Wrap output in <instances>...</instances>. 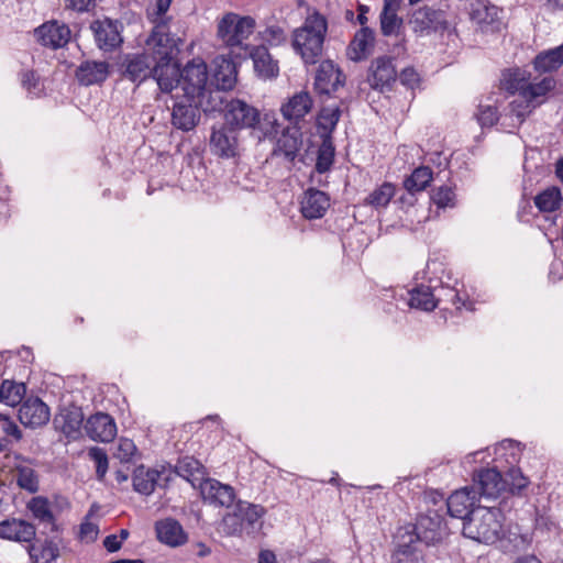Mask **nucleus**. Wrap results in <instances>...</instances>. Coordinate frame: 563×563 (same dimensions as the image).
<instances>
[{"instance_id": "f257e3e1", "label": "nucleus", "mask_w": 563, "mask_h": 563, "mask_svg": "<svg viewBox=\"0 0 563 563\" xmlns=\"http://www.w3.org/2000/svg\"><path fill=\"white\" fill-rule=\"evenodd\" d=\"M327 32V18L317 10L308 14L301 27L294 31L292 46L305 63L314 64L321 56Z\"/></svg>"}, {"instance_id": "f03ea898", "label": "nucleus", "mask_w": 563, "mask_h": 563, "mask_svg": "<svg viewBox=\"0 0 563 563\" xmlns=\"http://www.w3.org/2000/svg\"><path fill=\"white\" fill-rule=\"evenodd\" d=\"M504 515L495 506H477L473 516L463 522V534L485 544H494L504 534Z\"/></svg>"}, {"instance_id": "7ed1b4c3", "label": "nucleus", "mask_w": 563, "mask_h": 563, "mask_svg": "<svg viewBox=\"0 0 563 563\" xmlns=\"http://www.w3.org/2000/svg\"><path fill=\"white\" fill-rule=\"evenodd\" d=\"M264 514V507L240 500L234 510L223 517V531L229 536H251L261 528Z\"/></svg>"}, {"instance_id": "20e7f679", "label": "nucleus", "mask_w": 563, "mask_h": 563, "mask_svg": "<svg viewBox=\"0 0 563 563\" xmlns=\"http://www.w3.org/2000/svg\"><path fill=\"white\" fill-rule=\"evenodd\" d=\"M408 530L415 541H420L427 547L440 543L445 536V525L441 509L427 508L424 512L417 516L415 523L399 527Z\"/></svg>"}, {"instance_id": "39448f33", "label": "nucleus", "mask_w": 563, "mask_h": 563, "mask_svg": "<svg viewBox=\"0 0 563 563\" xmlns=\"http://www.w3.org/2000/svg\"><path fill=\"white\" fill-rule=\"evenodd\" d=\"M255 29L252 16H240L234 12L225 13L217 24V37L228 47H240Z\"/></svg>"}, {"instance_id": "423d86ee", "label": "nucleus", "mask_w": 563, "mask_h": 563, "mask_svg": "<svg viewBox=\"0 0 563 563\" xmlns=\"http://www.w3.org/2000/svg\"><path fill=\"white\" fill-rule=\"evenodd\" d=\"M89 30L91 31L96 47L102 53H113L124 42L122 35L124 25L118 19L108 16L96 19L90 22Z\"/></svg>"}, {"instance_id": "0eeeda50", "label": "nucleus", "mask_w": 563, "mask_h": 563, "mask_svg": "<svg viewBox=\"0 0 563 563\" xmlns=\"http://www.w3.org/2000/svg\"><path fill=\"white\" fill-rule=\"evenodd\" d=\"M179 38L169 32L167 19L157 21L151 34L145 41V52H148L156 60L174 59L179 52Z\"/></svg>"}, {"instance_id": "6e6552de", "label": "nucleus", "mask_w": 563, "mask_h": 563, "mask_svg": "<svg viewBox=\"0 0 563 563\" xmlns=\"http://www.w3.org/2000/svg\"><path fill=\"white\" fill-rule=\"evenodd\" d=\"M408 24L418 36H427L449 29L446 12L429 5L413 10L408 19Z\"/></svg>"}, {"instance_id": "1a4fd4ad", "label": "nucleus", "mask_w": 563, "mask_h": 563, "mask_svg": "<svg viewBox=\"0 0 563 563\" xmlns=\"http://www.w3.org/2000/svg\"><path fill=\"white\" fill-rule=\"evenodd\" d=\"M155 63V57L148 52L128 53L119 64V73L123 79L140 86L153 76Z\"/></svg>"}, {"instance_id": "9d476101", "label": "nucleus", "mask_w": 563, "mask_h": 563, "mask_svg": "<svg viewBox=\"0 0 563 563\" xmlns=\"http://www.w3.org/2000/svg\"><path fill=\"white\" fill-rule=\"evenodd\" d=\"M426 548L420 541H415L408 530L398 528L393 536L391 563H427Z\"/></svg>"}, {"instance_id": "9b49d317", "label": "nucleus", "mask_w": 563, "mask_h": 563, "mask_svg": "<svg viewBox=\"0 0 563 563\" xmlns=\"http://www.w3.org/2000/svg\"><path fill=\"white\" fill-rule=\"evenodd\" d=\"M172 481L173 471L165 466L162 470H156L140 465L134 468L132 474L133 489L144 496L153 494L156 487L167 488Z\"/></svg>"}, {"instance_id": "f8f14e48", "label": "nucleus", "mask_w": 563, "mask_h": 563, "mask_svg": "<svg viewBox=\"0 0 563 563\" xmlns=\"http://www.w3.org/2000/svg\"><path fill=\"white\" fill-rule=\"evenodd\" d=\"M201 111V99L186 95L177 97L172 108V125L183 132H189L198 125Z\"/></svg>"}, {"instance_id": "ddd939ff", "label": "nucleus", "mask_w": 563, "mask_h": 563, "mask_svg": "<svg viewBox=\"0 0 563 563\" xmlns=\"http://www.w3.org/2000/svg\"><path fill=\"white\" fill-rule=\"evenodd\" d=\"M208 68L201 59H192L181 70L180 85L184 95L201 99L208 87Z\"/></svg>"}, {"instance_id": "4468645a", "label": "nucleus", "mask_w": 563, "mask_h": 563, "mask_svg": "<svg viewBox=\"0 0 563 563\" xmlns=\"http://www.w3.org/2000/svg\"><path fill=\"white\" fill-rule=\"evenodd\" d=\"M260 111L240 99H231L225 106V123L232 129H254L260 123Z\"/></svg>"}, {"instance_id": "2eb2a0df", "label": "nucleus", "mask_w": 563, "mask_h": 563, "mask_svg": "<svg viewBox=\"0 0 563 563\" xmlns=\"http://www.w3.org/2000/svg\"><path fill=\"white\" fill-rule=\"evenodd\" d=\"M396 80L397 71L393 57L384 55L372 60L367 73V82L371 88L382 92L390 90Z\"/></svg>"}, {"instance_id": "dca6fc26", "label": "nucleus", "mask_w": 563, "mask_h": 563, "mask_svg": "<svg viewBox=\"0 0 563 563\" xmlns=\"http://www.w3.org/2000/svg\"><path fill=\"white\" fill-rule=\"evenodd\" d=\"M344 84L345 75L332 60L320 63L313 82L314 91L319 96L331 97Z\"/></svg>"}, {"instance_id": "f3484780", "label": "nucleus", "mask_w": 563, "mask_h": 563, "mask_svg": "<svg viewBox=\"0 0 563 563\" xmlns=\"http://www.w3.org/2000/svg\"><path fill=\"white\" fill-rule=\"evenodd\" d=\"M471 487H474L479 499H496L505 492L504 476L496 467L479 468L474 472Z\"/></svg>"}, {"instance_id": "a211bd4d", "label": "nucleus", "mask_w": 563, "mask_h": 563, "mask_svg": "<svg viewBox=\"0 0 563 563\" xmlns=\"http://www.w3.org/2000/svg\"><path fill=\"white\" fill-rule=\"evenodd\" d=\"M36 41L44 47L58 49L65 47L71 37L69 26L57 20H51L34 30Z\"/></svg>"}, {"instance_id": "6ab92c4d", "label": "nucleus", "mask_w": 563, "mask_h": 563, "mask_svg": "<svg viewBox=\"0 0 563 563\" xmlns=\"http://www.w3.org/2000/svg\"><path fill=\"white\" fill-rule=\"evenodd\" d=\"M303 144L301 125H289L283 129L277 139L272 156L283 157L285 162L294 164Z\"/></svg>"}, {"instance_id": "aec40b11", "label": "nucleus", "mask_w": 563, "mask_h": 563, "mask_svg": "<svg viewBox=\"0 0 563 563\" xmlns=\"http://www.w3.org/2000/svg\"><path fill=\"white\" fill-rule=\"evenodd\" d=\"M478 500L474 487L457 489L445 500L446 512L451 517L462 519L465 522L470 516H473Z\"/></svg>"}, {"instance_id": "412c9836", "label": "nucleus", "mask_w": 563, "mask_h": 563, "mask_svg": "<svg viewBox=\"0 0 563 563\" xmlns=\"http://www.w3.org/2000/svg\"><path fill=\"white\" fill-rule=\"evenodd\" d=\"M84 412L80 407L70 405L62 408L53 419L56 430L60 431L67 439L77 440L81 435Z\"/></svg>"}, {"instance_id": "4be33fe9", "label": "nucleus", "mask_w": 563, "mask_h": 563, "mask_svg": "<svg viewBox=\"0 0 563 563\" xmlns=\"http://www.w3.org/2000/svg\"><path fill=\"white\" fill-rule=\"evenodd\" d=\"M210 150L214 155L223 158L235 157L239 150L236 131L228 124L218 129L213 126L210 136Z\"/></svg>"}, {"instance_id": "5701e85b", "label": "nucleus", "mask_w": 563, "mask_h": 563, "mask_svg": "<svg viewBox=\"0 0 563 563\" xmlns=\"http://www.w3.org/2000/svg\"><path fill=\"white\" fill-rule=\"evenodd\" d=\"M51 412L48 406L38 397L25 399L19 409V421L32 429L42 427L49 421Z\"/></svg>"}, {"instance_id": "b1692460", "label": "nucleus", "mask_w": 563, "mask_h": 563, "mask_svg": "<svg viewBox=\"0 0 563 563\" xmlns=\"http://www.w3.org/2000/svg\"><path fill=\"white\" fill-rule=\"evenodd\" d=\"M203 501L214 507H230L235 499L234 488L213 478L200 483Z\"/></svg>"}, {"instance_id": "393cba45", "label": "nucleus", "mask_w": 563, "mask_h": 563, "mask_svg": "<svg viewBox=\"0 0 563 563\" xmlns=\"http://www.w3.org/2000/svg\"><path fill=\"white\" fill-rule=\"evenodd\" d=\"M110 76V64L106 60H84L75 70L80 86L89 87L103 84Z\"/></svg>"}, {"instance_id": "a878e982", "label": "nucleus", "mask_w": 563, "mask_h": 563, "mask_svg": "<svg viewBox=\"0 0 563 563\" xmlns=\"http://www.w3.org/2000/svg\"><path fill=\"white\" fill-rule=\"evenodd\" d=\"M84 427L87 435L93 441L110 442L117 435L114 419L104 412L91 415Z\"/></svg>"}, {"instance_id": "bb28decb", "label": "nucleus", "mask_w": 563, "mask_h": 563, "mask_svg": "<svg viewBox=\"0 0 563 563\" xmlns=\"http://www.w3.org/2000/svg\"><path fill=\"white\" fill-rule=\"evenodd\" d=\"M330 208V196L317 188H308L300 201V212L305 219H321Z\"/></svg>"}, {"instance_id": "cd10ccee", "label": "nucleus", "mask_w": 563, "mask_h": 563, "mask_svg": "<svg viewBox=\"0 0 563 563\" xmlns=\"http://www.w3.org/2000/svg\"><path fill=\"white\" fill-rule=\"evenodd\" d=\"M312 107V97L308 91L301 90L282 104L280 112L284 119L292 123L291 125H300V121L311 111Z\"/></svg>"}, {"instance_id": "c85d7f7f", "label": "nucleus", "mask_w": 563, "mask_h": 563, "mask_svg": "<svg viewBox=\"0 0 563 563\" xmlns=\"http://www.w3.org/2000/svg\"><path fill=\"white\" fill-rule=\"evenodd\" d=\"M36 536L34 525L22 519L11 518L0 522V539L19 543H31Z\"/></svg>"}, {"instance_id": "c756f323", "label": "nucleus", "mask_w": 563, "mask_h": 563, "mask_svg": "<svg viewBox=\"0 0 563 563\" xmlns=\"http://www.w3.org/2000/svg\"><path fill=\"white\" fill-rule=\"evenodd\" d=\"M151 78L155 79L163 92H172L180 84V65L174 59L156 60Z\"/></svg>"}, {"instance_id": "7c9ffc66", "label": "nucleus", "mask_w": 563, "mask_h": 563, "mask_svg": "<svg viewBox=\"0 0 563 563\" xmlns=\"http://www.w3.org/2000/svg\"><path fill=\"white\" fill-rule=\"evenodd\" d=\"M155 532L159 542L172 548L183 545L188 539L179 521L170 517L156 521Z\"/></svg>"}, {"instance_id": "2f4dec72", "label": "nucleus", "mask_w": 563, "mask_h": 563, "mask_svg": "<svg viewBox=\"0 0 563 563\" xmlns=\"http://www.w3.org/2000/svg\"><path fill=\"white\" fill-rule=\"evenodd\" d=\"M250 57L256 75L263 79H274L279 74L278 60L274 59L264 45L254 46L250 51Z\"/></svg>"}, {"instance_id": "473e14b6", "label": "nucleus", "mask_w": 563, "mask_h": 563, "mask_svg": "<svg viewBox=\"0 0 563 563\" xmlns=\"http://www.w3.org/2000/svg\"><path fill=\"white\" fill-rule=\"evenodd\" d=\"M375 32L368 26L361 27L347 46V56L353 62L366 59L374 46Z\"/></svg>"}, {"instance_id": "72a5a7b5", "label": "nucleus", "mask_w": 563, "mask_h": 563, "mask_svg": "<svg viewBox=\"0 0 563 563\" xmlns=\"http://www.w3.org/2000/svg\"><path fill=\"white\" fill-rule=\"evenodd\" d=\"M238 80L235 62L230 58L219 57L214 60L213 84L222 90H231Z\"/></svg>"}, {"instance_id": "f704fd0d", "label": "nucleus", "mask_w": 563, "mask_h": 563, "mask_svg": "<svg viewBox=\"0 0 563 563\" xmlns=\"http://www.w3.org/2000/svg\"><path fill=\"white\" fill-rule=\"evenodd\" d=\"M342 111L339 106L322 107L317 117V129L321 139L333 140V132L340 121Z\"/></svg>"}, {"instance_id": "c9c22d12", "label": "nucleus", "mask_w": 563, "mask_h": 563, "mask_svg": "<svg viewBox=\"0 0 563 563\" xmlns=\"http://www.w3.org/2000/svg\"><path fill=\"white\" fill-rule=\"evenodd\" d=\"M533 65L540 73L558 70L563 65V44L539 53L534 57Z\"/></svg>"}, {"instance_id": "e433bc0d", "label": "nucleus", "mask_w": 563, "mask_h": 563, "mask_svg": "<svg viewBox=\"0 0 563 563\" xmlns=\"http://www.w3.org/2000/svg\"><path fill=\"white\" fill-rule=\"evenodd\" d=\"M172 471H173V478L175 476H180L184 479L191 483L192 486H195L196 481L202 479V476H203L202 464L198 460H196L191 456H186V457L179 460L178 463L176 464L175 468L174 470L172 468Z\"/></svg>"}, {"instance_id": "4c0bfd02", "label": "nucleus", "mask_w": 563, "mask_h": 563, "mask_svg": "<svg viewBox=\"0 0 563 563\" xmlns=\"http://www.w3.org/2000/svg\"><path fill=\"white\" fill-rule=\"evenodd\" d=\"M2 404L15 407L22 404L26 394V385L14 379H2L0 383Z\"/></svg>"}, {"instance_id": "58836bf2", "label": "nucleus", "mask_w": 563, "mask_h": 563, "mask_svg": "<svg viewBox=\"0 0 563 563\" xmlns=\"http://www.w3.org/2000/svg\"><path fill=\"white\" fill-rule=\"evenodd\" d=\"M432 177L433 172L429 166L416 168L404 181V187L408 191L409 197L412 199L416 192L424 190L431 183Z\"/></svg>"}, {"instance_id": "ea45409f", "label": "nucleus", "mask_w": 563, "mask_h": 563, "mask_svg": "<svg viewBox=\"0 0 563 563\" xmlns=\"http://www.w3.org/2000/svg\"><path fill=\"white\" fill-rule=\"evenodd\" d=\"M34 519L40 523L49 525L51 531L56 530L55 517L51 510L48 499L42 496L33 497L26 505Z\"/></svg>"}, {"instance_id": "a19ab883", "label": "nucleus", "mask_w": 563, "mask_h": 563, "mask_svg": "<svg viewBox=\"0 0 563 563\" xmlns=\"http://www.w3.org/2000/svg\"><path fill=\"white\" fill-rule=\"evenodd\" d=\"M408 295V303L411 308L420 309L423 311H432L438 306V302L434 299L433 292L429 286H417L409 290Z\"/></svg>"}, {"instance_id": "79ce46f5", "label": "nucleus", "mask_w": 563, "mask_h": 563, "mask_svg": "<svg viewBox=\"0 0 563 563\" xmlns=\"http://www.w3.org/2000/svg\"><path fill=\"white\" fill-rule=\"evenodd\" d=\"M225 91L220 88L211 89L207 87V91L201 96V110L205 113L209 112H225V106L229 102L225 98Z\"/></svg>"}, {"instance_id": "37998d69", "label": "nucleus", "mask_w": 563, "mask_h": 563, "mask_svg": "<svg viewBox=\"0 0 563 563\" xmlns=\"http://www.w3.org/2000/svg\"><path fill=\"white\" fill-rule=\"evenodd\" d=\"M335 146L333 140L321 139V144L317 152L314 169L319 174L328 173L334 163Z\"/></svg>"}, {"instance_id": "c03bdc74", "label": "nucleus", "mask_w": 563, "mask_h": 563, "mask_svg": "<svg viewBox=\"0 0 563 563\" xmlns=\"http://www.w3.org/2000/svg\"><path fill=\"white\" fill-rule=\"evenodd\" d=\"M505 492L510 493L511 495L522 496L523 490L530 484V481L527 476L523 475L519 467L511 466L507 470L505 476Z\"/></svg>"}, {"instance_id": "a18cd8bd", "label": "nucleus", "mask_w": 563, "mask_h": 563, "mask_svg": "<svg viewBox=\"0 0 563 563\" xmlns=\"http://www.w3.org/2000/svg\"><path fill=\"white\" fill-rule=\"evenodd\" d=\"M498 9L485 0L472 3L470 16L477 24H492L497 19Z\"/></svg>"}, {"instance_id": "49530a36", "label": "nucleus", "mask_w": 563, "mask_h": 563, "mask_svg": "<svg viewBox=\"0 0 563 563\" xmlns=\"http://www.w3.org/2000/svg\"><path fill=\"white\" fill-rule=\"evenodd\" d=\"M529 80L526 77V71L520 69L508 70L504 74V79L501 85L506 91L511 95L519 93L523 98V92H526V86H528Z\"/></svg>"}, {"instance_id": "de8ad7c7", "label": "nucleus", "mask_w": 563, "mask_h": 563, "mask_svg": "<svg viewBox=\"0 0 563 563\" xmlns=\"http://www.w3.org/2000/svg\"><path fill=\"white\" fill-rule=\"evenodd\" d=\"M395 194V186L390 183H384L365 198V205L374 207L375 209L385 208Z\"/></svg>"}, {"instance_id": "09e8293b", "label": "nucleus", "mask_w": 563, "mask_h": 563, "mask_svg": "<svg viewBox=\"0 0 563 563\" xmlns=\"http://www.w3.org/2000/svg\"><path fill=\"white\" fill-rule=\"evenodd\" d=\"M380 32L384 36L399 35L404 26V20L397 12L382 10L379 14Z\"/></svg>"}, {"instance_id": "8fccbe9b", "label": "nucleus", "mask_w": 563, "mask_h": 563, "mask_svg": "<svg viewBox=\"0 0 563 563\" xmlns=\"http://www.w3.org/2000/svg\"><path fill=\"white\" fill-rule=\"evenodd\" d=\"M561 192L559 189H545L534 198L536 207L542 212H552L560 208Z\"/></svg>"}, {"instance_id": "3c124183", "label": "nucleus", "mask_w": 563, "mask_h": 563, "mask_svg": "<svg viewBox=\"0 0 563 563\" xmlns=\"http://www.w3.org/2000/svg\"><path fill=\"white\" fill-rule=\"evenodd\" d=\"M555 86V81L552 77H544L539 82H530L526 86V92H523V99L531 102L539 97L545 96Z\"/></svg>"}, {"instance_id": "603ef678", "label": "nucleus", "mask_w": 563, "mask_h": 563, "mask_svg": "<svg viewBox=\"0 0 563 563\" xmlns=\"http://www.w3.org/2000/svg\"><path fill=\"white\" fill-rule=\"evenodd\" d=\"M16 483L19 487L29 493H36L38 490V477L36 472L31 467L19 466L16 468Z\"/></svg>"}, {"instance_id": "864d4df0", "label": "nucleus", "mask_w": 563, "mask_h": 563, "mask_svg": "<svg viewBox=\"0 0 563 563\" xmlns=\"http://www.w3.org/2000/svg\"><path fill=\"white\" fill-rule=\"evenodd\" d=\"M475 118L482 128H492L499 120L498 108L493 104H479Z\"/></svg>"}, {"instance_id": "5fc2aeb1", "label": "nucleus", "mask_w": 563, "mask_h": 563, "mask_svg": "<svg viewBox=\"0 0 563 563\" xmlns=\"http://www.w3.org/2000/svg\"><path fill=\"white\" fill-rule=\"evenodd\" d=\"M89 457L96 463V476L98 481H103L108 466V455L101 448L93 446L88 452Z\"/></svg>"}, {"instance_id": "6e6d98bb", "label": "nucleus", "mask_w": 563, "mask_h": 563, "mask_svg": "<svg viewBox=\"0 0 563 563\" xmlns=\"http://www.w3.org/2000/svg\"><path fill=\"white\" fill-rule=\"evenodd\" d=\"M455 198V194L449 186H440L434 189L431 195V200L439 207H452Z\"/></svg>"}, {"instance_id": "4d7b16f0", "label": "nucleus", "mask_w": 563, "mask_h": 563, "mask_svg": "<svg viewBox=\"0 0 563 563\" xmlns=\"http://www.w3.org/2000/svg\"><path fill=\"white\" fill-rule=\"evenodd\" d=\"M263 40L271 46H280L286 43L287 34L279 25H269L263 32Z\"/></svg>"}, {"instance_id": "13d9d810", "label": "nucleus", "mask_w": 563, "mask_h": 563, "mask_svg": "<svg viewBox=\"0 0 563 563\" xmlns=\"http://www.w3.org/2000/svg\"><path fill=\"white\" fill-rule=\"evenodd\" d=\"M397 78H399L401 85L409 89H415L420 81L419 74L413 67L404 68Z\"/></svg>"}, {"instance_id": "bf43d9fd", "label": "nucleus", "mask_w": 563, "mask_h": 563, "mask_svg": "<svg viewBox=\"0 0 563 563\" xmlns=\"http://www.w3.org/2000/svg\"><path fill=\"white\" fill-rule=\"evenodd\" d=\"M136 451V446L130 439H121L118 446V456L122 461H130Z\"/></svg>"}, {"instance_id": "052dcab7", "label": "nucleus", "mask_w": 563, "mask_h": 563, "mask_svg": "<svg viewBox=\"0 0 563 563\" xmlns=\"http://www.w3.org/2000/svg\"><path fill=\"white\" fill-rule=\"evenodd\" d=\"M0 421L1 429L5 434L13 437L15 440H20L22 438L21 430L19 429L16 423L10 419L9 416L2 415Z\"/></svg>"}, {"instance_id": "680f3d73", "label": "nucleus", "mask_w": 563, "mask_h": 563, "mask_svg": "<svg viewBox=\"0 0 563 563\" xmlns=\"http://www.w3.org/2000/svg\"><path fill=\"white\" fill-rule=\"evenodd\" d=\"M66 7L77 12H89L96 8V0H65Z\"/></svg>"}, {"instance_id": "e2e57ef3", "label": "nucleus", "mask_w": 563, "mask_h": 563, "mask_svg": "<svg viewBox=\"0 0 563 563\" xmlns=\"http://www.w3.org/2000/svg\"><path fill=\"white\" fill-rule=\"evenodd\" d=\"M423 501L427 506V508H430V505L438 506L440 504V507L438 509H441V512L443 511V507L445 506L444 501V495L439 492H429L424 494Z\"/></svg>"}, {"instance_id": "0e129e2a", "label": "nucleus", "mask_w": 563, "mask_h": 563, "mask_svg": "<svg viewBox=\"0 0 563 563\" xmlns=\"http://www.w3.org/2000/svg\"><path fill=\"white\" fill-rule=\"evenodd\" d=\"M172 1L173 0H155V5H156L155 13L157 15V18L155 19V23L163 19H167V24H169L170 18L166 16V13L172 4Z\"/></svg>"}, {"instance_id": "69168bd1", "label": "nucleus", "mask_w": 563, "mask_h": 563, "mask_svg": "<svg viewBox=\"0 0 563 563\" xmlns=\"http://www.w3.org/2000/svg\"><path fill=\"white\" fill-rule=\"evenodd\" d=\"M121 540L117 534H109L103 540V547L110 553L117 552L121 549Z\"/></svg>"}, {"instance_id": "338daca9", "label": "nucleus", "mask_w": 563, "mask_h": 563, "mask_svg": "<svg viewBox=\"0 0 563 563\" xmlns=\"http://www.w3.org/2000/svg\"><path fill=\"white\" fill-rule=\"evenodd\" d=\"M57 552L58 549L53 542H46L41 549V559H45L46 561L54 560L57 556Z\"/></svg>"}, {"instance_id": "774afa93", "label": "nucleus", "mask_w": 563, "mask_h": 563, "mask_svg": "<svg viewBox=\"0 0 563 563\" xmlns=\"http://www.w3.org/2000/svg\"><path fill=\"white\" fill-rule=\"evenodd\" d=\"M22 86L27 90L35 88L37 84V79L34 71H25L22 75Z\"/></svg>"}]
</instances>
